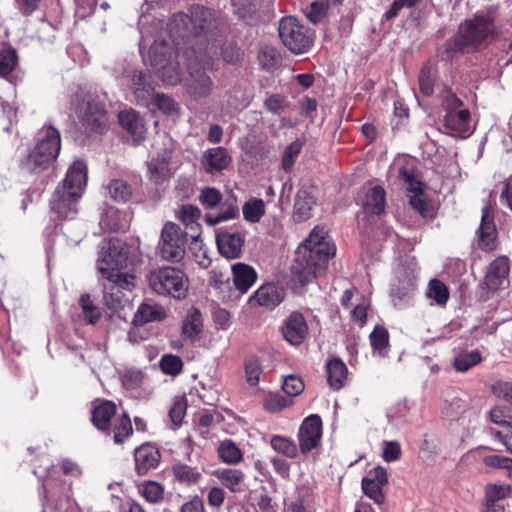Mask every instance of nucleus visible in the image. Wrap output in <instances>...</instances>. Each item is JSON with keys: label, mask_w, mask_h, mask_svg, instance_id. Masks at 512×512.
<instances>
[{"label": "nucleus", "mask_w": 512, "mask_h": 512, "mask_svg": "<svg viewBox=\"0 0 512 512\" xmlns=\"http://www.w3.org/2000/svg\"><path fill=\"white\" fill-rule=\"evenodd\" d=\"M335 251L324 229L315 227L296 251L293 274L302 284L310 282L326 269Z\"/></svg>", "instance_id": "nucleus-1"}, {"label": "nucleus", "mask_w": 512, "mask_h": 512, "mask_svg": "<svg viewBox=\"0 0 512 512\" xmlns=\"http://www.w3.org/2000/svg\"><path fill=\"white\" fill-rule=\"evenodd\" d=\"M87 183L86 165L75 161L69 167L63 182L57 186L51 199L50 211L59 219H72L77 214V203Z\"/></svg>", "instance_id": "nucleus-2"}, {"label": "nucleus", "mask_w": 512, "mask_h": 512, "mask_svg": "<svg viewBox=\"0 0 512 512\" xmlns=\"http://www.w3.org/2000/svg\"><path fill=\"white\" fill-rule=\"evenodd\" d=\"M129 254L130 248L119 239L103 243L96 261L98 273L107 281L118 282L124 287H133L134 275L124 272L133 263Z\"/></svg>", "instance_id": "nucleus-3"}, {"label": "nucleus", "mask_w": 512, "mask_h": 512, "mask_svg": "<svg viewBox=\"0 0 512 512\" xmlns=\"http://www.w3.org/2000/svg\"><path fill=\"white\" fill-rule=\"evenodd\" d=\"M498 34L491 13L476 14L472 19L466 20L459 26L454 38V51L475 50L487 45Z\"/></svg>", "instance_id": "nucleus-4"}, {"label": "nucleus", "mask_w": 512, "mask_h": 512, "mask_svg": "<svg viewBox=\"0 0 512 512\" xmlns=\"http://www.w3.org/2000/svg\"><path fill=\"white\" fill-rule=\"evenodd\" d=\"M61 149L60 132L53 126H44L37 134L36 144L22 166L25 170L38 173L46 170L57 158Z\"/></svg>", "instance_id": "nucleus-5"}, {"label": "nucleus", "mask_w": 512, "mask_h": 512, "mask_svg": "<svg viewBox=\"0 0 512 512\" xmlns=\"http://www.w3.org/2000/svg\"><path fill=\"white\" fill-rule=\"evenodd\" d=\"M218 26L219 21L214 13L203 6L197 5L191 8L189 15L185 13L174 14L169 23V30L175 38H185L190 35L212 33L213 30L218 29Z\"/></svg>", "instance_id": "nucleus-6"}, {"label": "nucleus", "mask_w": 512, "mask_h": 512, "mask_svg": "<svg viewBox=\"0 0 512 512\" xmlns=\"http://www.w3.org/2000/svg\"><path fill=\"white\" fill-rule=\"evenodd\" d=\"M78 118L86 132L103 133L108 119L105 104L91 94L78 92L72 97V105H80Z\"/></svg>", "instance_id": "nucleus-7"}, {"label": "nucleus", "mask_w": 512, "mask_h": 512, "mask_svg": "<svg viewBox=\"0 0 512 512\" xmlns=\"http://www.w3.org/2000/svg\"><path fill=\"white\" fill-rule=\"evenodd\" d=\"M149 287L159 295H170L177 299L186 296L188 283L185 274L173 267H163L147 275Z\"/></svg>", "instance_id": "nucleus-8"}, {"label": "nucleus", "mask_w": 512, "mask_h": 512, "mask_svg": "<svg viewBox=\"0 0 512 512\" xmlns=\"http://www.w3.org/2000/svg\"><path fill=\"white\" fill-rule=\"evenodd\" d=\"M199 201L206 209L219 207L217 214H206L205 222L209 226H215L223 221L236 218L239 207L235 196H229L223 200L221 192L213 187H205L200 191Z\"/></svg>", "instance_id": "nucleus-9"}, {"label": "nucleus", "mask_w": 512, "mask_h": 512, "mask_svg": "<svg viewBox=\"0 0 512 512\" xmlns=\"http://www.w3.org/2000/svg\"><path fill=\"white\" fill-rule=\"evenodd\" d=\"M174 53L164 42H155L149 50L151 65L162 81L171 86L179 84L182 79L179 63L173 59Z\"/></svg>", "instance_id": "nucleus-10"}, {"label": "nucleus", "mask_w": 512, "mask_h": 512, "mask_svg": "<svg viewBox=\"0 0 512 512\" xmlns=\"http://www.w3.org/2000/svg\"><path fill=\"white\" fill-rule=\"evenodd\" d=\"M279 37L292 53H305L312 45L308 30L294 17H284L279 23Z\"/></svg>", "instance_id": "nucleus-11"}, {"label": "nucleus", "mask_w": 512, "mask_h": 512, "mask_svg": "<svg viewBox=\"0 0 512 512\" xmlns=\"http://www.w3.org/2000/svg\"><path fill=\"white\" fill-rule=\"evenodd\" d=\"M181 228L173 222H167L161 232L158 245L160 257L168 262H179L185 256L186 236Z\"/></svg>", "instance_id": "nucleus-12"}, {"label": "nucleus", "mask_w": 512, "mask_h": 512, "mask_svg": "<svg viewBox=\"0 0 512 512\" xmlns=\"http://www.w3.org/2000/svg\"><path fill=\"white\" fill-rule=\"evenodd\" d=\"M194 60L189 59L187 69L189 78L187 79L186 89L188 94L194 99H203L211 95L214 82L211 77L205 72V66L209 64L203 56L199 55Z\"/></svg>", "instance_id": "nucleus-13"}, {"label": "nucleus", "mask_w": 512, "mask_h": 512, "mask_svg": "<svg viewBox=\"0 0 512 512\" xmlns=\"http://www.w3.org/2000/svg\"><path fill=\"white\" fill-rule=\"evenodd\" d=\"M388 484V472L382 466L371 469L367 476L361 480V488L363 493L382 509L386 503V495L383 489Z\"/></svg>", "instance_id": "nucleus-14"}, {"label": "nucleus", "mask_w": 512, "mask_h": 512, "mask_svg": "<svg viewBox=\"0 0 512 512\" xmlns=\"http://www.w3.org/2000/svg\"><path fill=\"white\" fill-rule=\"evenodd\" d=\"M322 437V420L312 414L304 419L298 431L299 448L303 454L317 448Z\"/></svg>", "instance_id": "nucleus-15"}, {"label": "nucleus", "mask_w": 512, "mask_h": 512, "mask_svg": "<svg viewBox=\"0 0 512 512\" xmlns=\"http://www.w3.org/2000/svg\"><path fill=\"white\" fill-rule=\"evenodd\" d=\"M510 272L509 259L506 256H499L488 266L484 284L489 290L496 291L505 289L508 284V275Z\"/></svg>", "instance_id": "nucleus-16"}, {"label": "nucleus", "mask_w": 512, "mask_h": 512, "mask_svg": "<svg viewBox=\"0 0 512 512\" xmlns=\"http://www.w3.org/2000/svg\"><path fill=\"white\" fill-rule=\"evenodd\" d=\"M171 157L172 151L165 148L147 162L148 178L155 185H163L171 179L172 172L169 167Z\"/></svg>", "instance_id": "nucleus-17"}, {"label": "nucleus", "mask_w": 512, "mask_h": 512, "mask_svg": "<svg viewBox=\"0 0 512 512\" xmlns=\"http://www.w3.org/2000/svg\"><path fill=\"white\" fill-rule=\"evenodd\" d=\"M284 339L292 345H300L308 335V325L304 316L299 312L291 313L281 327Z\"/></svg>", "instance_id": "nucleus-18"}, {"label": "nucleus", "mask_w": 512, "mask_h": 512, "mask_svg": "<svg viewBox=\"0 0 512 512\" xmlns=\"http://www.w3.org/2000/svg\"><path fill=\"white\" fill-rule=\"evenodd\" d=\"M283 299L284 290L282 288L272 283H266L254 292L248 302L251 306H261L273 309L278 306Z\"/></svg>", "instance_id": "nucleus-19"}, {"label": "nucleus", "mask_w": 512, "mask_h": 512, "mask_svg": "<svg viewBox=\"0 0 512 512\" xmlns=\"http://www.w3.org/2000/svg\"><path fill=\"white\" fill-rule=\"evenodd\" d=\"M218 250L224 257L235 259L240 256L244 236L240 232L219 231L216 234Z\"/></svg>", "instance_id": "nucleus-20"}, {"label": "nucleus", "mask_w": 512, "mask_h": 512, "mask_svg": "<svg viewBox=\"0 0 512 512\" xmlns=\"http://www.w3.org/2000/svg\"><path fill=\"white\" fill-rule=\"evenodd\" d=\"M135 470L138 475H146L151 469H155L160 461L158 449L151 444H144L134 452Z\"/></svg>", "instance_id": "nucleus-21"}, {"label": "nucleus", "mask_w": 512, "mask_h": 512, "mask_svg": "<svg viewBox=\"0 0 512 512\" xmlns=\"http://www.w3.org/2000/svg\"><path fill=\"white\" fill-rule=\"evenodd\" d=\"M231 163V157L223 147L210 148L204 152L202 165L209 174L221 172Z\"/></svg>", "instance_id": "nucleus-22"}, {"label": "nucleus", "mask_w": 512, "mask_h": 512, "mask_svg": "<svg viewBox=\"0 0 512 512\" xmlns=\"http://www.w3.org/2000/svg\"><path fill=\"white\" fill-rule=\"evenodd\" d=\"M116 411L114 402L101 401L93 407L91 421L98 430L110 434V422L116 416Z\"/></svg>", "instance_id": "nucleus-23"}, {"label": "nucleus", "mask_w": 512, "mask_h": 512, "mask_svg": "<svg viewBox=\"0 0 512 512\" xmlns=\"http://www.w3.org/2000/svg\"><path fill=\"white\" fill-rule=\"evenodd\" d=\"M479 245L482 250L491 251L495 247L496 227L488 206L482 209L481 224L478 229Z\"/></svg>", "instance_id": "nucleus-24"}, {"label": "nucleus", "mask_w": 512, "mask_h": 512, "mask_svg": "<svg viewBox=\"0 0 512 512\" xmlns=\"http://www.w3.org/2000/svg\"><path fill=\"white\" fill-rule=\"evenodd\" d=\"M167 314L163 306L159 304L141 303L132 319L135 327L143 326L150 322H160L166 318Z\"/></svg>", "instance_id": "nucleus-25"}, {"label": "nucleus", "mask_w": 512, "mask_h": 512, "mask_svg": "<svg viewBox=\"0 0 512 512\" xmlns=\"http://www.w3.org/2000/svg\"><path fill=\"white\" fill-rule=\"evenodd\" d=\"M121 126L136 140H142L146 133L144 120L135 110L122 111L118 115Z\"/></svg>", "instance_id": "nucleus-26"}, {"label": "nucleus", "mask_w": 512, "mask_h": 512, "mask_svg": "<svg viewBox=\"0 0 512 512\" xmlns=\"http://www.w3.org/2000/svg\"><path fill=\"white\" fill-rule=\"evenodd\" d=\"M315 203V198L311 191L307 189H300L296 194L294 203V221L303 222L311 218V210Z\"/></svg>", "instance_id": "nucleus-27"}, {"label": "nucleus", "mask_w": 512, "mask_h": 512, "mask_svg": "<svg viewBox=\"0 0 512 512\" xmlns=\"http://www.w3.org/2000/svg\"><path fill=\"white\" fill-rule=\"evenodd\" d=\"M232 274L234 285L241 293H246L257 279L256 271L244 263L232 265Z\"/></svg>", "instance_id": "nucleus-28"}, {"label": "nucleus", "mask_w": 512, "mask_h": 512, "mask_svg": "<svg viewBox=\"0 0 512 512\" xmlns=\"http://www.w3.org/2000/svg\"><path fill=\"white\" fill-rule=\"evenodd\" d=\"M470 113L467 109L448 112L444 117V124L452 135L463 136L469 130Z\"/></svg>", "instance_id": "nucleus-29"}, {"label": "nucleus", "mask_w": 512, "mask_h": 512, "mask_svg": "<svg viewBox=\"0 0 512 512\" xmlns=\"http://www.w3.org/2000/svg\"><path fill=\"white\" fill-rule=\"evenodd\" d=\"M203 329V319L201 312L196 308H191L182 323V336L191 342L196 341Z\"/></svg>", "instance_id": "nucleus-30"}, {"label": "nucleus", "mask_w": 512, "mask_h": 512, "mask_svg": "<svg viewBox=\"0 0 512 512\" xmlns=\"http://www.w3.org/2000/svg\"><path fill=\"white\" fill-rule=\"evenodd\" d=\"M385 190L381 186H373L366 190L363 208L366 213L380 215L385 209Z\"/></svg>", "instance_id": "nucleus-31"}, {"label": "nucleus", "mask_w": 512, "mask_h": 512, "mask_svg": "<svg viewBox=\"0 0 512 512\" xmlns=\"http://www.w3.org/2000/svg\"><path fill=\"white\" fill-rule=\"evenodd\" d=\"M200 214L201 212L199 208L191 204L183 205L178 212L179 220H181L186 227L192 231L190 237L196 244L200 237V225L197 223Z\"/></svg>", "instance_id": "nucleus-32"}, {"label": "nucleus", "mask_w": 512, "mask_h": 512, "mask_svg": "<svg viewBox=\"0 0 512 512\" xmlns=\"http://www.w3.org/2000/svg\"><path fill=\"white\" fill-rule=\"evenodd\" d=\"M217 478L223 486L228 488L231 492L242 491L244 483V474L239 469L225 468L216 472Z\"/></svg>", "instance_id": "nucleus-33"}, {"label": "nucleus", "mask_w": 512, "mask_h": 512, "mask_svg": "<svg viewBox=\"0 0 512 512\" xmlns=\"http://www.w3.org/2000/svg\"><path fill=\"white\" fill-rule=\"evenodd\" d=\"M347 378V367L346 365L339 359H332L327 364V379L329 385L335 389L339 390L343 387L344 382Z\"/></svg>", "instance_id": "nucleus-34"}, {"label": "nucleus", "mask_w": 512, "mask_h": 512, "mask_svg": "<svg viewBox=\"0 0 512 512\" xmlns=\"http://www.w3.org/2000/svg\"><path fill=\"white\" fill-rule=\"evenodd\" d=\"M172 473L177 482L185 485L194 484L201 477V473L196 467H191L181 462H176L172 465Z\"/></svg>", "instance_id": "nucleus-35"}, {"label": "nucleus", "mask_w": 512, "mask_h": 512, "mask_svg": "<svg viewBox=\"0 0 512 512\" xmlns=\"http://www.w3.org/2000/svg\"><path fill=\"white\" fill-rule=\"evenodd\" d=\"M132 287H124L115 281H108L103 284L104 301L111 309H118L122 305L124 294L122 289L131 290Z\"/></svg>", "instance_id": "nucleus-36"}, {"label": "nucleus", "mask_w": 512, "mask_h": 512, "mask_svg": "<svg viewBox=\"0 0 512 512\" xmlns=\"http://www.w3.org/2000/svg\"><path fill=\"white\" fill-rule=\"evenodd\" d=\"M510 493V486L505 484H488L485 488V508L495 509L503 507L497 504L498 501L505 499Z\"/></svg>", "instance_id": "nucleus-37"}, {"label": "nucleus", "mask_w": 512, "mask_h": 512, "mask_svg": "<svg viewBox=\"0 0 512 512\" xmlns=\"http://www.w3.org/2000/svg\"><path fill=\"white\" fill-rule=\"evenodd\" d=\"M303 146L304 141L296 139L285 147L281 158V169L284 172L290 173L293 170V166L300 155Z\"/></svg>", "instance_id": "nucleus-38"}, {"label": "nucleus", "mask_w": 512, "mask_h": 512, "mask_svg": "<svg viewBox=\"0 0 512 512\" xmlns=\"http://www.w3.org/2000/svg\"><path fill=\"white\" fill-rule=\"evenodd\" d=\"M369 338L373 352L381 357L387 356L389 347V333L387 329L383 326H376Z\"/></svg>", "instance_id": "nucleus-39"}, {"label": "nucleus", "mask_w": 512, "mask_h": 512, "mask_svg": "<svg viewBox=\"0 0 512 512\" xmlns=\"http://www.w3.org/2000/svg\"><path fill=\"white\" fill-rule=\"evenodd\" d=\"M266 211L265 202L259 198L249 199L242 207L244 219L250 223H258Z\"/></svg>", "instance_id": "nucleus-40"}, {"label": "nucleus", "mask_w": 512, "mask_h": 512, "mask_svg": "<svg viewBox=\"0 0 512 512\" xmlns=\"http://www.w3.org/2000/svg\"><path fill=\"white\" fill-rule=\"evenodd\" d=\"M218 455L220 459L227 464H237L243 458L240 448L230 439H226L220 443Z\"/></svg>", "instance_id": "nucleus-41"}, {"label": "nucleus", "mask_w": 512, "mask_h": 512, "mask_svg": "<svg viewBox=\"0 0 512 512\" xmlns=\"http://www.w3.org/2000/svg\"><path fill=\"white\" fill-rule=\"evenodd\" d=\"M482 361L478 350L459 353L453 360V367L458 372H466Z\"/></svg>", "instance_id": "nucleus-42"}, {"label": "nucleus", "mask_w": 512, "mask_h": 512, "mask_svg": "<svg viewBox=\"0 0 512 512\" xmlns=\"http://www.w3.org/2000/svg\"><path fill=\"white\" fill-rule=\"evenodd\" d=\"M133 433L132 423L127 414H122L115 419L113 427V439L116 444H122Z\"/></svg>", "instance_id": "nucleus-43"}, {"label": "nucleus", "mask_w": 512, "mask_h": 512, "mask_svg": "<svg viewBox=\"0 0 512 512\" xmlns=\"http://www.w3.org/2000/svg\"><path fill=\"white\" fill-rule=\"evenodd\" d=\"M258 61L264 69L271 71L280 65L281 56L275 47L266 45L260 49Z\"/></svg>", "instance_id": "nucleus-44"}, {"label": "nucleus", "mask_w": 512, "mask_h": 512, "mask_svg": "<svg viewBox=\"0 0 512 512\" xmlns=\"http://www.w3.org/2000/svg\"><path fill=\"white\" fill-rule=\"evenodd\" d=\"M271 447L278 453L289 458H295L298 455L296 444L283 436L275 435L271 438Z\"/></svg>", "instance_id": "nucleus-45"}, {"label": "nucleus", "mask_w": 512, "mask_h": 512, "mask_svg": "<svg viewBox=\"0 0 512 512\" xmlns=\"http://www.w3.org/2000/svg\"><path fill=\"white\" fill-rule=\"evenodd\" d=\"M427 297L435 300L438 305H445L449 299V290L440 280L432 279L428 285Z\"/></svg>", "instance_id": "nucleus-46"}, {"label": "nucleus", "mask_w": 512, "mask_h": 512, "mask_svg": "<svg viewBox=\"0 0 512 512\" xmlns=\"http://www.w3.org/2000/svg\"><path fill=\"white\" fill-rule=\"evenodd\" d=\"M108 191L115 201L127 202L131 195V187L121 179H114L108 185Z\"/></svg>", "instance_id": "nucleus-47"}, {"label": "nucleus", "mask_w": 512, "mask_h": 512, "mask_svg": "<svg viewBox=\"0 0 512 512\" xmlns=\"http://www.w3.org/2000/svg\"><path fill=\"white\" fill-rule=\"evenodd\" d=\"M159 366L164 374L176 376L183 369V361L177 355L166 354L161 357Z\"/></svg>", "instance_id": "nucleus-48"}, {"label": "nucleus", "mask_w": 512, "mask_h": 512, "mask_svg": "<svg viewBox=\"0 0 512 512\" xmlns=\"http://www.w3.org/2000/svg\"><path fill=\"white\" fill-rule=\"evenodd\" d=\"M264 408L271 413H278L292 405V400L277 394L270 393L264 400Z\"/></svg>", "instance_id": "nucleus-49"}, {"label": "nucleus", "mask_w": 512, "mask_h": 512, "mask_svg": "<svg viewBox=\"0 0 512 512\" xmlns=\"http://www.w3.org/2000/svg\"><path fill=\"white\" fill-rule=\"evenodd\" d=\"M140 491L143 497L151 503H157L163 499L164 488L155 481L145 482Z\"/></svg>", "instance_id": "nucleus-50"}, {"label": "nucleus", "mask_w": 512, "mask_h": 512, "mask_svg": "<svg viewBox=\"0 0 512 512\" xmlns=\"http://www.w3.org/2000/svg\"><path fill=\"white\" fill-rule=\"evenodd\" d=\"M263 370L259 359L250 357L245 362L246 380L251 386H256L260 380Z\"/></svg>", "instance_id": "nucleus-51"}, {"label": "nucleus", "mask_w": 512, "mask_h": 512, "mask_svg": "<svg viewBox=\"0 0 512 512\" xmlns=\"http://www.w3.org/2000/svg\"><path fill=\"white\" fill-rule=\"evenodd\" d=\"M329 3L327 1H315L307 7L305 14L312 23L321 22L328 11Z\"/></svg>", "instance_id": "nucleus-52"}, {"label": "nucleus", "mask_w": 512, "mask_h": 512, "mask_svg": "<svg viewBox=\"0 0 512 512\" xmlns=\"http://www.w3.org/2000/svg\"><path fill=\"white\" fill-rule=\"evenodd\" d=\"M147 79H148V75L145 72H143V71H135L134 72V75L132 78V83L135 87V93L138 96L141 95L142 97H145V95L149 96L152 93L153 88L151 87V85Z\"/></svg>", "instance_id": "nucleus-53"}, {"label": "nucleus", "mask_w": 512, "mask_h": 512, "mask_svg": "<svg viewBox=\"0 0 512 512\" xmlns=\"http://www.w3.org/2000/svg\"><path fill=\"white\" fill-rule=\"evenodd\" d=\"M17 55L12 49L0 51V75H8L16 66Z\"/></svg>", "instance_id": "nucleus-54"}, {"label": "nucleus", "mask_w": 512, "mask_h": 512, "mask_svg": "<svg viewBox=\"0 0 512 512\" xmlns=\"http://www.w3.org/2000/svg\"><path fill=\"white\" fill-rule=\"evenodd\" d=\"M304 388V382L298 376L288 375L283 379L282 389L290 396H297L301 394Z\"/></svg>", "instance_id": "nucleus-55"}, {"label": "nucleus", "mask_w": 512, "mask_h": 512, "mask_svg": "<svg viewBox=\"0 0 512 512\" xmlns=\"http://www.w3.org/2000/svg\"><path fill=\"white\" fill-rule=\"evenodd\" d=\"M187 403L184 397H176L170 408L169 415L172 422L179 426L186 414Z\"/></svg>", "instance_id": "nucleus-56"}, {"label": "nucleus", "mask_w": 512, "mask_h": 512, "mask_svg": "<svg viewBox=\"0 0 512 512\" xmlns=\"http://www.w3.org/2000/svg\"><path fill=\"white\" fill-rule=\"evenodd\" d=\"M483 462L488 467L506 469L509 476L512 478V458L499 455H487L483 457Z\"/></svg>", "instance_id": "nucleus-57"}, {"label": "nucleus", "mask_w": 512, "mask_h": 512, "mask_svg": "<svg viewBox=\"0 0 512 512\" xmlns=\"http://www.w3.org/2000/svg\"><path fill=\"white\" fill-rule=\"evenodd\" d=\"M145 383V377L142 371L130 370L123 376V384L128 390H135L142 387Z\"/></svg>", "instance_id": "nucleus-58"}, {"label": "nucleus", "mask_w": 512, "mask_h": 512, "mask_svg": "<svg viewBox=\"0 0 512 512\" xmlns=\"http://www.w3.org/2000/svg\"><path fill=\"white\" fill-rule=\"evenodd\" d=\"M491 421L499 426H510L512 422V416L506 407H495L490 411Z\"/></svg>", "instance_id": "nucleus-59"}, {"label": "nucleus", "mask_w": 512, "mask_h": 512, "mask_svg": "<svg viewBox=\"0 0 512 512\" xmlns=\"http://www.w3.org/2000/svg\"><path fill=\"white\" fill-rule=\"evenodd\" d=\"M420 91L425 96H430L433 93V77L431 67L424 66L419 76Z\"/></svg>", "instance_id": "nucleus-60"}, {"label": "nucleus", "mask_w": 512, "mask_h": 512, "mask_svg": "<svg viewBox=\"0 0 512 512\" xmlns=\"http://www.w3.org/2000/svg\"><path fill=\"white\" fill-rule=\"evenodd\" d=\"M492 392L495 396L504 399L512 404V383L505 381H496L492 385Z\"/></svg>", "instance_id": "nucleus-61"}, {"label": "nucleus", "mask_w": 512, "mask_h": 512, "mask_svg": "<svg viewBox=\"0 0 512 512\" xmlns=\"http://www.w3.org/2000/svg\"><path fill=\"white\" fill-rule=\"evenodd\" d=\"M286 105V99L279 94L270 95L264 102L265 108L272 114H279Z\"/></svg>", "instance_id": "nucleus-62"}, {"label": "nucleus", "mask_w": 512, "mask_h": 512, "mask_svg": "<svg viewBox=\"0 0 512 512\" xmlns=\"http://www.w3.org/2000/svg\"><path fill=\"white\" fill-rule=\"evenodd\" d=\"M154 104L165 114L170 115L176 111L175 101L164 94L154 95Z\"/></svg>", "instance_id": "nucleus-63"}, {"label": "nucleus", "mask_w": 512, "mask_h": 512, "mask_svg": "<svg viewBox=\"0 0 512 512\" xmlns=\"http://www.w3.org/2000/svg\"><path fill=\"white\" fill-rule=\"evenodd\" d=\"M443 106H444V109L446 111V113L448 112H455V111H458L460 109H462V106H463V103L462 101L457 98V96L447 90L443 93Z\"/></svg>", "instance_id": "nucleus-64"}]
</instances>
